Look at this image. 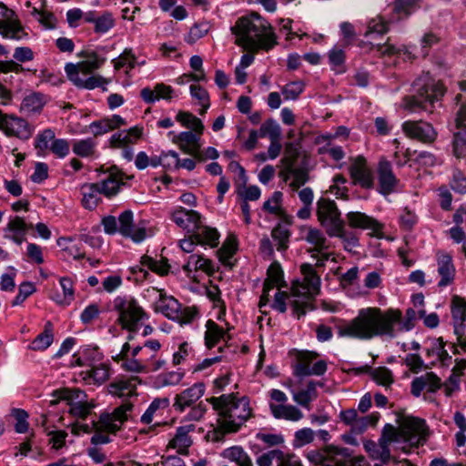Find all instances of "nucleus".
I'll return each instance as SVG.
<instances>
[{
  "mask_svg": "<svg viewBox=\"0 0 466 466\" xmlns=\"http://www.w3.org/2000/svg\"><path fill=\"white\" fill-rule=\"evenodd\" d=\"M103 195L106 197H112L118 193L123 182V174L114 168L112 169L107 177L98 183Z\"/></svg>",
  "mask_w": 466,
  "mask_h": 466,
  "instance_id": "c03bdc74",
  "label": "nucleus"
},
{
  "mask_svg": "<svg viewBox=\"0 0 466 466\" xmlns=\"http://www.w3.org/2000/svg\"><path fill=\"white\" fill-rule=\"evenodd\" d=\"M229 328H223L215 321L209 319L206 323L205 343L208 348L218 347L223 350L224 347H231L232 335Z\"/></svg>",
  "mask_w": 466,
  "mask_h": 466,
  "instance_id": "aec40b11",
  "label": "nucleus"
},
{
  "mask_svg": "<svg viewBox=\"0 0 466 466\" xmlns=\"http://www.w3.org/2000/svg\"><path fill=\"white\" fill-rule=\"evenodd\" d=\"M340 420L350 427L354 434H362L369 427H374L380 419L379 413L360 416L357 410L349 409L341 410L339 415Z\"/></svg>",
  "mask_w": 466,
  "mask_h": 466,
  "instance_id": "f3484780",
  "label": "nucleus"
},
{
  "mask_svg": "<svg viewBox=\"0 0 466 466\" xmlns=\"http://www.w3.org/2000/svg\"><path fill=\"white\" fill-rule=\"evenodd\" d=\"M187 277L196 279L195 272L202 271L208 275L214 272V266L210 259L201 255H191L187 263L183 266Z\"/></svg>",
  "mask_w": 466,
  "mask_h": 466,
  "instance_id": "4c0bfd02",
  "label": "nucleus"
},
{
  "mask_svg": "<svg viewBox=\"0 0 466 466\" xmlns=\"http://www.w3.org/2000/svg\"><path fill=\"white\" fill-rule=\"evenodd\" d=\"M207 400L218 415L216 435L237 432L253 416V409L248 397H238L235 393H230L211 397Z\"/></svg>",
  "mask_w": 466,
  "mask_h": 466,
  "instance_id": "7ed1b4c3",
  "label": "nucleus"
},
{
  "mask_svg": "<svg viewBox=\"0 0 466 466\" xmlns=\"http://www.w3.org/2000/svg\"><path fill=\"white\" fill-rule=\"evenodd\" d=\"M204 393L205 384L202 382L195 383L176 396L173 406L176 410L182 412L198 401Z\"/></svg>",
  "mask_w": 466,
  "mask_h": 466,
  "instance_id": "7c9ffc66",
  "label": "nucleus"
},
{
  "mask_svg": "<svg viewBox=\"0 0 466 466\" xmlns=\"http://www.w3.org/2000/svg\"><path fill=\"white\" fill-rule=\"evenodd\" d=\"M63 294H54L51 298L58 305L67 306L74 299L73 282L68 278H61L59 280Z\"/></svg>",
  "mask_w": 466,
  "mask_h": 466,
  "instance_id": "864d4df0",
  "label": "nucleus"
},
{
  "mask_svg": "<svg viewBox=\"0 0 466 466\" xmlns=\"http://www.w3.org/2000/svg\"><path fill=\"white\" fill-rule=\"evenodd\" d=\"M282 198L283 194L280 191H275L264 203V209L277 217H282L284 215L282 208Z\"/></svg>",
  "mask_w": 466,
  "mask_h": 466,
  "instance_id": "e2e57ef3",
  "label": "nucleus"
},
{
  "mask_svg": "<svg viewBox=\"0 0 466 466\" xmlns=\"http://www.w3.org/2000/svg\"><path fill=\"white\" fill-rule=\"evenodd\" d=\"M299 153L297 147L289 143L286 146L284 156L281 158L282 169L279 172L280 177L285 182H288L289 179V172L291 171V168H294V164L298 158Z\"/></svg>",
  "mask_w": 466,
  "mask_h": 466,
  "instance_id": "603ef678",
  "label": "nucleus"
},
{
  "mask_svg": "<svg viewBox=\"0 0 466 466\" xmlns=\"http://www.w3.org/2000/svg\"><path fill=\"white\" fill-rule=\"evenodd\" d=\"M169 399L168 398H157L155 399L145 413L141 416V421L145 424H149L153 421L154 416L157 412H161L165 410L169 406Z\"/></svg>",
  "mask_w": 466,
  "mask_h": 466,
  "instance_id": "5fc2aeb1",
  "label": "nucleus"
},
{
  "mask_svg": "<svg viewBox=\"0 0 466 466\" xmlns=\"http://www.w3.org/2000/svg\"><path fill=\"white\" fill-rule=\"evenodd\" d=\"M133 405L126 402L116 408L112 413H102L98 420L94 421L95 429L106 431L108 433H116L125 421L128 419V413L132 410Z\"/></svg>",
  "mask_w": 466,
  "mask_h": 466,
  "instance_id": "2eb2a0df",
  "label": "nucleus"
},
{
  "mask_svg": "<svg viewBox=\"0 0 466 466\" xmlns=\"http://www.w3.org/2000/svg\"><path fill=\"white\" fill-rule=\"evenodd\" d=\"M260 137H268L270 141L279 140L281 135L279 125L274 119L266 120L259 128Z\"/></svg>",
  "mask_w": 466,
  "mask_h": 466,
  "instance_id": "0e129e2a",
  "label": "nucleus"
},
{
  "mask_svg": "<svg viewBox=\"0 0 466 466\" xmlns=\"http://www.w3.org/2000/svg\"><path fill=\"white\" fill-rule=\"evenodd\" d=\"M0 131L6 137L26 140L33 135L29 123L17 116L5 114L0 110Z\"/></svg>",
  "mask_w": 466,
  "mask_h": 466,
  "instance_id": "dca6fc26",
  "label": "nucleus"
},
{
  "mask_svg": "<svg viewBox=\"0 0 466 466\" xmlns=\"http://www.w3.org/2000/svg\"><path fill=\"white\" fill-rule=\"evenodd\" d=\"M26 225L23 218L15 217L8 222L5 229V237L20 245L25 240Z\"/></svg>",
  "mask_w": 466,
  "mask_h": 466,
  "instance_id": "49530a36",
  "label": "nucleus"
},
{
  "mask_svg": "<svg viewBox=\"0 0 466 466\" xmlns=\"http://www.w3.org/2000/svg\"><path fill=\"white\" fill-rule=\"evenodd\" d=\"M0 34L10 39L20 40L25 34L15 18L14 11L0 3Z\"/></svg>",
  "mask_w": 466,
  "mask_h": 466,
  "instance_id": "412c9836",
  "label": "nucleus"
},
{
  "mask_svg": "<svg viewBox=\"0 0 466 466\" xmlns=\"http://www.w3.org/2000/svg\"><path fill=\"white\" fill-rule=\"evenodd\" d=\"M140 384L138 377L119 378L111 382L108 387V392L112 396L118 398H131L137 396V389Z\"/></svg>",
  "mask_w": 466,
  "mask_h": 466,
  "instance_id": "c756f323",
  "label": "nucleus"
},
{
  "mask_svg": "<svg viewBox=\"0 0 466 466\" xmlns=\"http://www.w3.org/2000/svg\"><path fill=\"white\" fill-rule=\"evenodd\" d=\"M114 307L118 312V322L128 330L135 329L144 316L141 307L131 298H116Z\"/></svg>",
  "mask_w": 466,
  "mask_h": 466,
  "instance_id": "f8f14e48",
  "label": "nucleus"
},
{
  "mask_svg": "<svg viewBox=\"0 0 466 466\" xmlns=\"http://www.w3.org/2000/svg\"><path fill=\"white\" fill-rule=\"evenodd\" d=\"M416 318L417 313L413 309H408L402 319L399 309L382 311L379 308H365L359 310L355 319L339 328V334L360 339L374 337L393 339L399 331L410 330Z\"/></svg>",
  "mask_w": 466,
  "mask_h": 466,
  "instance_id": "f03ea898",
  "label": "nucleus"
},
{
  "mask_svg": "<svg viewBox=\"0 0 466 466\" xmlns=\"http://www.w3.org/2000/svg\"><path fill=\"white\" fill-rule=\"evenodd\" d=\"M451 312L454 333L461 347L466 348V336H464L466 321V300L457 295L451 301Z\"/></svg>",
  "mask_w": 466,
  "mask_h": 466,
  "instance_id": "a211bd4d",
  "label": "nucleus"
},
{
  "mask_svg": "<svg viewBox=\"0 0 466 466\" xmlns=\"http://www.w3.org/2000/svg\"><path fill=\"white\" fill-rule=\"evenodd\" d=\"M72 149L76 155L81 157H89L95 153L96 143L90 138L75 140Z\"/></svg>",
  "mask_w": 466,
  "mask_h": 466,
  "instance_id": "680f3d73",
  "label": "nucleus"
},
{
  "mask_svg": "<svg viewBox=\"0 0 466 466\" xmlns=\"http://www.w3.org/2000/svg\"><path fill=\"white\" fill-rule=\"evenodd\" d=\"M82 195L81 203L86 209H94L100 201V196L103 192L98 183L84 184L80 187Z\"/></svg>",
  "mask_w": 466,
  "mask_h": 466,
  "instance_id": "37998d69",
  "label": "nucleus"
},
{
  "mask_svg": "<svg viewBox=\"0 0 466 466\" xmlns=\"http://www.w3.org/2000/svg\"><path fill=\"white\" fill-rule=\"evenodd\" d=\"M118 228L123 236L130 238L136 243L142 242L147 238L145 227L133 223V213L130 210L120 214Z\"/></svg>",
  "mask_w": 466,
  "mask_h": 466,
  "instance_id": "393cba45",
  "label": "nucleus"
},
{
  "mask_svg": "<svg viewBox=\"0 0 466 466\" xmlns=\"http://www.w3.org/2000/svg\"><path fill=\"white\" fill-rule=\"evenodd\" d=\"M201 135L202 133H196L194 131H184L179 134L168 133L173 143L177 144L183 152L194 157L199 155V149L202 145Z\"/></svg>",
  "mask_w": 466,
  "mask_h": 466,
  "instance_id": "5701e85b",
  "label": "nucleus"
},
{
  "mask_svg": "<svg viewBox=\"0 0 466 466\" xmlns=\"http://www.w3.org/2000/svg\"><path fill=\"white\" fill-rule=\"evenodd\" d=\"M393 442H399V434L394 426L386 424L378 443L365 441L364 449L371 459L387 463L390 460V445Z\"/></svg>",
  "mask_w": 466,
  "mask_h": 466,
  "instance_id": "1a4fd4ad",
  "label": "nucleus"
},
{
  "mask_svg": "<svg viewBox=\"0 0 466 466\" xmlns=\"http://www.w3.org/2000/svg\"><path fill=\"white\" fill-rule=\"evenodd\" d=\"M272 238L277 245V249L283 251L288 248L289 232L287 228L283 226L276 227L271 233Z\"/></svg>",
  "mask_w": 466,
  "mask_h": 466,
  "instance_id": "774afa93",
  "label": "nucleus"
},
{
  "mask_svg": "<svg viewBox=\"0 0 466 466\" xmlns=\"http://www.w3.org/2000/svg\"><path fill=\"white\" fill-rule=\"evenodd\" d=\"M143 136V127H133L127 130L115 133L110 137V145L114 147H124L130 144H136Z\"/></svg>",
  "mask_w": 466,
  "mask_h": 466,
  "instance_id": "58836bf2",
  "label": "nucleus"
},
{
  "mask_svg": "<svg viewBox=\"0 0 466 466\" xmlns=\"http://www.w3.org/2000/svg\"><path fill=\"white\" fill-rule=\"evenodd\" d=\"M147 269H150L158 275L164 276L168 273L169 266L165 260H156L151 257L145 255L140 258V265H137L132 268L133 273L139 274L137 277L139 279L147 278Z\"/></svg>",
  "mask_w": 466,
  "mask_h": 466,
  "instance_id": "f704fd0d",
  "label": "nucleus"
},
{
  "mask_svg": "<svg viewBox=\"0 0 466 466\" xmlns=\"http://www.w3.org/2000/svg\"><path fill=\"white\" fill-rule=\"evenodd\" d=\"M194 431L193 424L178 427L175 436L169 441L167 448L176 450L181 455L188 454V449L193 443L189 434Z\"/></svg>",
  "mask_w": 466,
  "mask_h": 466,
  "instance_id": "473e14b6",
  "label": "nucleus"
},
{
  "mask_svg": "<svg viewBox=\"0 0 466 466\" xmlns=\"http://www.w3.org/2000/svg\"><path fill=\"white\" fill-rule=\"evenodd\" d=\"M56 399L50 400L51 405H56L65 400L70 406L69 412L78 418H86L93 405L87 401L86 394L79 389H61L54 392Z\"/></svg>",
  "mask_w": 466,
  "mask_h": 466,
  "instance_id": "6e6552de",
  "label": "nucleus"
},
{
  "mask_svg": "<svg viewBox=\"0 0 466 466\" xmlns=\"http://www.w3.org/2000/svg\"><path fill=\"white\" fill-rule=\"evenodd\" d=\"M116 71L124 70L125 74L128 75L129 72L135 67L136 57L131 50L126 49L117 58L112 61Z\"/></svg>",
  "mask_w": 466,
  "mask_h": 466,
  "instance_id": "bf43d9fd",
  "label": "nucleus"
},
{
  "mask_svg": "<svg viewBox=\"0 0 466 466\" xmlns=\"http://www.w3.org/2000/svg\"><path fill=\"white\" fill-rule=\"evenodd\" d=\"M176 119L181 123L183 127L191 129V131L203 133L204 125L202 121L191 113L179 111Z\"/></svg>",
  "mask_w": 466,
  "mask_h": 466,
  "instance_id": "13d9d810",
  "label": "nucleus"
},
{
  "mask_svg": "<svg viewBox=\"0 0 466 466\" xmlns=\"http://www.w3.org/2000/svg\"><path fill=\"white\" fill-rule=\"evenodd\" d=\"M437 261L438 272L441 276V280L438 285L440 287H446L452 282L455 275V268L451 262V257L446 253H439Z\"/></svg>",
  "mask_w": 466,
  "mask_h": 466,
  "instance_id": "79ce46f5",
  "label": "nucleus"
},
{
  "mask_svg": "<svg viewBox=\"0 0 466 466\" xmlns=\"http://www.w3.org/2000/svg\"><path fill=\"white\" fill-rule=\"evenodd\" d=\"M417 95L407 97L403 102V107L410 112L420 110L432 112L434 103L438 102L444 94L442 85L429 77L420 78L415 82Z\"/></svg>",
  "mask_w": 466,
  "mask_h": 466,
  "instance_id": "423d86ee",
  "label": "nucleus"
},
{
  "mask_svg": "<svg viewBox=\"0 0 466 466\" xmlns=\"http://www.w3.org/2000/svg\"><path fill=\"white\" fill-rule=\"evenodd\" d=\"M237 238L233 235L228 236L222 247L218 249L219 260L226 265H231V258L237 251Z\"/></svg>",
  "mask_w": 466,
  "mask_h": 466,
  "instance_id": "6e6d98bb",
  "label": "nucleus"
},
{
  "mask_svg": "<svg viewBox=\"0 0 466 466\" xmlns=\"http://www.w3.org/2000/svg\"><path fill=\"white\" fill-rule=\"evenodd\" d=\"M225 458L235 461L238 466H252V461L241 447L234 446L225 450Z\"/></svg>",
  "mask_w": 466,
  "mask_h": 466,
  "instance_id": "052dcab7",
  "label": "nucleus"
},
{
  "mask_svg": "<svg viewBox=\"0 0 466 466\" xmlns=\"http://www.w3.org/2000/svg\"><path fill=\"white\" fill-rule=\"evenodd\" d=\"M350 451L346 448L329 445L323 450L308 452V460L316 466H346Z\"/></svg>",
  "mask_w": 466,
  "mask_h": 466,
  "instance_id": "ddd939ff",
  "label": "nucleus"
},
{
  "mask_svg": "<svg viewBox=\"0 0 466 466\" xmlns=\"http://www.w3.org/2000/svg\"><path fill=\"white\" fill-rule=\"evenodd\" d=\"M85 356L74 355L76 364L77 366H87L91 370L89 371L90 377L98 384L105 382L109 378V369L106 365L101 364L99 366L95 365V360H99L100 353L96 352L95 357H90V353H96V351H83Z\"/></svg>",
  "mask_w": 466,
  "mask_h": 466,
  "instance_id": "b1692460",
  "label": "nucleus"
},
{
  "mask_svg": "<svg viewBox=\"0 0 466 466\" xmlns=\"http://www.w3.org/2000/svg\"><path fill=\"white\" fill-rule=\"evenodd\" d=\"M350 177L355 184L370 188L373 186V175L362 157L353 159L350 167Z\"/></svg>",
  "mask_w": 466,
  "mask_h": 466,
  "instance_id": "c85d7f7f",
  "label": "nucleus"
},
{
  "mask_svg": "<svg viewBox=\"0 0 466 466\" xmlns=\"http://www.w3.org/2000/svg\"><path fill=\"white\" fill-rule=\"evenodd\" d=\"M317 355L312 351H296L292 363L293 373L298 377L316 375L319 376L326 372L327 364L324 360H313Z\"/></svg>",
  "mask_w": 466,
  "mask_h": 466,
  "instance_id": "4468645a",
  "label": "nucleus"
},
{
  "mask_svg": "<svg viewBox=\"0 0 466 466\" xmlns=\"http://www.w3.org/2000/svg\"><path fill=\"white\" fill-rule=\"evenodd\" d=\"M420 0H396L394 4V12L400 19L410 15L416 8Z\"/></svg>",
  "mask_w": 466,
  "mask_h": 466,
  "instance_id": "338daca9",
  "label": "nucleus"
},
{
  "mask_svg": "<svg viewBox=\"0 0 466 466\" xmlns=\"http://www.w3.org/2000/svg\"><path fill=\"white\" fill-rule=\"evenodd\" d=\"M172 95V87L165 84H157L153 89L146 87L141 90V97L148 104L155 103L159 99L168 100Z\"/></svg>",
  "mask_w": 466,
  "mask_h": 466,
  "instance_id": "a18cd8bd",
  "label": "nucleus"
},
{
  "mask_svg": "<svg viewBox=\"0 0 466 466\" xmlns=\"http://www.w3.org/2000/svg\"><path fill=\"white\" fill-rule=\"evenodd\" d=\"M302 279L293 281L291 294L280 291L283 286V272L279 263H272L268 269V277L264 283L263 293L259 300V308L265 307L273 297L271 308L280 313L287 310L286 300L289 299L294 315L298 318L313 309V300L320 289V279L309 264L301 266Z\"/></svg>",
  "mask_w": 466,
  "mask_h": 466,
  "instance_id": "f257e3e1",
  "label": "nucleus"
},
{
  "mask_svg": "<svg viewBox=\"0 0 466 466\" xmlns=\"http://www.w3.org/2000/svg\"><path fill=\"white\" fill-rule=\"evenodd\" d=\"M35 147L40 151L50 149L52 153L60 158L66 157L70 150L68 141L62 138H56L54 132L50 129H46L38 135Z\"/></svg>",
  "mask_w": 466,
  "mask_h": 466,
  "instance_id": "6ab92c4d",
  "label": "nucleus"
},
{
  "mask_svg": "<svg viewBox=\"0 0 466 466\" xmlns=\"http://www.w3.org/2000/svg\"><path fill=\"white\" fill-rule=\"evenodd\" d=\"M305 239L311 245L314 246L317 255L313 254L312 257L317 258V265L322 266L325 261L331 258L335 261V257L331 253L323 252L328 248L327 240L323 234L316 228H309L305 235Z\"/></svg>",
  "mask_w": 466,
  "mask_h": 466,
  "instance_id": "cd10ccee",
  "label": "nucleus"
},
{
  "mask_svg": "<svg viewBox=\"0 0 466 466\" xmlns=\"http://www.w3.org/2000/svg\"><path fill=\"white\" fill-rule=\"evenodd\" d=\"M441 386V380L434 373L428 372L425 375L417 377L412 380L411 392L419 397L423 390L435 392Z\"/></svg>",
  "mask_w": 466,
  "mask_h": 466,
  "instance_id": "ea45409f",
  "label": "nucleus"
},
{
  "mask_svg": "<svg viewBox=\"0 0 466 466\" xmlns=\"http://www.w3.org/2000/svg\"><path fill=\"white\" fill-rule=\"evenodd\" d=\"M137 351H120L114 359L120 363L122 369L131 372H142L146 366L135 358Z\"/></svg>",
  "mask_w": 466,
  "mask_h": 466,
  "instance_id": "3c124183",
  "label": "nucleus"
},
{
  "mask_svg": "<svg viewBox=\"0 0 466 466\" xmlns=\"http://www.w3.org/2000/svg\"><path fill=\"white\" fill-rule=\"evenodd\" d=\"M402 129L409 137L422 142H431L437 136L436 131L431 124L421 121H406L402 125Z\"/></svg>",
  "mask_w": 466,
  "mask_h": 466,
  "instance_id": "bb28decb",
  "label": "nucleus"
},
{
  "mask_svg": "<svg viewBox=\"0 0 466 466\" xmlns=\"http://www.w3.org/2000/svg\"><path fill=\"white\" fill-rule=\"evenodd\" d=\"M455 125L458 129L454 133L453 152L457 157H466V108L461 107L455 118Z\"/></svg>",
  "mask_w": 466,
  "mask_h": 466,
  "instance_id": "2f4dec72",
  "label": "nucleus"
},
{
  "mask_svg": "<svg viewBox=\"0 0 466 466\" xmlns=\"http://www.w3.org/2000/svg\"><path fill=\"white\" fill-rule=\"evenodd\" d=\"M153 167L162 166L167 169H178L179 157L175 151L163 152L159 156H154Z\"/></svg>",
  "mask_w": 466,
  "mask_h": 466,
  "instance_id": "4d7b16f0",
  "label": "nucleus"
},
{
  "mask_svg": "<svg viewBox=\"0 0 466 466\" xmlns=\"http://www.w3.org/2000/svg\"><path fill=\"white\" fill-rule=\"evenodd\" d=\"M105 60L96 52H88L82 61L76 64L67 63L65 66V72L76 86L94 89L107 83L102 76L92 74L104 64Z\"/></svg>",
  "mask_w": 466,
  "mask_h": 466,
  "instance_id": "39448f33",
  "label": "nucleus"
},
{
  "mask_svg": "<svg viewBox=\"0 0 466 466\" xmlns=\"http://www.w3.org/2000/svg\"><path fill=\"white\" fill-rule=\"evenodd\" d=\"M396 431L399 441L409 442L411 446L422 445L429 436L425 420L415 417L404 418Z\"/></svg>",
  "mask_w": 466,
  "mask_h": 466,
  "instance_id": "9d476101",
  "label": "nucleus"
},
{
  "mask_svg": "<svg viewBox=\"0 0 466 466\" xmlns=\"http://www.w3.org/2000/svg\"><path fill=\"white\" fill-rule=\"evenodd\" d=\"M269 410L275 419L286 420L293 422L303 419V412L296 406L291 404L269 403Z\"/></svg>",
  "mask_w": 466,
  "mask_h": 466,
  "instance_id": "a19ab883",
  "label": "nucleus"
},
{
  "mask_svg": "<svg viewBox=\"0 0 466 466\" xmlns=\"http://www.w3.org/2000/svg\"><path fill=\"white\" fill-rule=\"evenodd\" d=\"M171 219L181 228L190 232L198 228L200 216L194 210H188L181 207L176 208L171 212Z\"/></svg>",
  "mask_w": 466,
  "mask_h": 466,
  "instance_id": "72a5a7b5",
  "label": "nucleus"
},
{
  "mask_svg": "<svg viewBox=\"0 0 466 466\" xmlns=\"http://www.w3.org/2000/svg\"><path fill=\"white\" fill-rule=\"evenodd\" d=\"M231 30L235 43L247 51L268 50L276 45L271 27L257 15L239 18Z\"/></svg>",
  "mask_w": 466,
  "mask_h": 466,
  "instance_id": "20e7f679",
  "label": "nucleus"
},
{
  "mask_svg": "<svg viewBox=\"0 0 466 466\" xmlns=\"http://www.w3.org/2000/svg\"><path fill=\"white\" fill-rule=\"evenodd\" d=\"M189 89L191 96L198 100V104L202 106L200 114H205L210 106L208 91L198 85H191Z\"/></svg>",
  "mask_w": 466,
  "mask_h": 466,
  "instance_id": "69168bd1",
  "label": "nucleus"
},
{
  "mask_svg": "<svg viewBox=\"0 0 466 466\" xmlns=\"http://www.w3.org/2000/svg\"><path fill=\"white\" fill-rule=\"evenodd\" d=\"M347 220L351 228L369 230L373 236H382V225L373 218L359 211H350L347 215Z\"/></svg>",
  "mask_w": 466,
  "mask_h": 466,
  "instance_id": "a878e982",
  "label": "nucleus"
},
{
  "mask_svg": "<svg viewBox=\"0 0 466 466\" xmlns=\"http://www.w3.org/2000/svg\"><path fill=\"white\" fill-rule=\"evenodd\" d=\"M46 104L45 96L36 92H30L22 100L19 110L25 115L38 113Z\"/></svg>",
  "mask_w": 466,
  "mask_h": 466,
  "instance_id": "de8ad7c7",
  "label": "nucleus"
},
{
  "mask_svg": "<svg viewBox=\"0 0 466 466\" xmlns=\"http://www.w3.org/2000/svg\"><path fill=\"white\" fill-rule=\"evenodd\" d=\"M320 385L319 382L310 380L305 389L299 391L291 390L293 400L299 405L309 409L310 402L317 398V387Z\"/></svg>",
  "mask_w": 466,
  "mask_h": 466,
  "instance_id": "8fccbe9b",
  "label": "nucleus"
},
{
  "mask_svg": "<svg viewBox=\"0 0 466 466\" xmlns=\"http://www.w3.org/2000/svg\"><path fill=\"white\" fill-rule=\"evenodd\" d=\"M378 176L380 183V191L384 194H390L395 187L397 179L392 172L391 164L385 158H381L378 166Z\"/></svg>",
  "mask_w": 466,
  "mask_h": 466,
  "instance_id": "c9c22d12",
  "label": "nucleus"
},
{
  "mask_svg": "<svg viewBox=\"0 0 466 466\" xmlns=\"http://www.w3.org/2000/svg\"><path fill=\"white\" fill-rule=\"evenodd\" d=\"M125 125H127V122L122 116L113 115L90 123L88 126V131L94 136H102Z\"/></svg>",
  "mask_w": 466,
  "mask_h": 466,
  "instance_id": "e433bc0d",
  "label": "nucleus"
},
{
  "mask_svg": "<svg viewBox=\"0 0 466 466\" xmlns=\"http://www.w3.org/2000/svg\"><path fill=\"white\" fill-rule=\"evenodd\" d=\"M317 214L321 225L329 236L343 237V221L336 204L326 198L318 201Z\"/></svg>",
  "mask_w": 466,
  "mask_h": 466,
  "instance_id": "9b49d317",
  "label": "nucleus"
},
{
  "mask_svg": "<svg viewBox=\"0 0 466 466\" xmlns=\"http://www.w3.org/2000/svg\"><path fill=\"white\" fill-rule=\"evenodd\" d=\"M146 296L155 304L157 311L168 318H173L179 309V303L173 297L167 296L163 289L150 288L146 290Z\"/></svg>",
  "mask_w": 466,
  "mask_h": 466,
  "instance_id": "4be33fe9",
  "label": "nucleus"
},
{
  "mask_svg": "<svg viewBox=\"0 0 466 466\" xmlns=\"http://www.w3.org/2000/svg\"><path fill=\"white\" fill-rule=\"evenodd\" d=\"M387 31V23L381 17H376L369 22L366 36L370 39V44L375 46L377 51L383 56H396L403 60L412 59L414 57L413 47L405 46L396 47L390 44L375 43L376 36L383 35Z\"/></svg>",
  "mask_w": 466,
  "mask_h": 466,
  "instance_id": "0eeeda50",
  "label": "nucleus"
},
{
  "mask_svg": "<svg viewBox=\"0 0 466 466\" xmlns=\"http://www.w3.org/2000/svg\"><path fill=\"white\" fill-rule=\"evenodd\" d=\"M198 231L195 233V238L198 244L201 246H208L209 248H216L219 244L220 234L216 228L203 226L197 228Z\"/></svg>",
  "mask_w": 466,
  "mask_h": 466,
  "instance_id": "09e8293b",
  "label": "nucleus"
}]
</instances>
